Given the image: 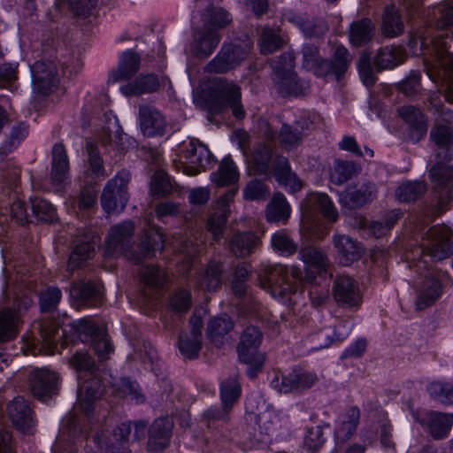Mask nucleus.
<instances>
[{"instance_id": "obj_1", "label": "nucleus", "mask_w": 453, "mask_h": 453, "mask_svg": "<svg viewBox=\"0 0 453 453\" xmlns=\"http://www.w3.org/2000/svg\"><path fill=\"white\" fill-rule=\"evenodd\" d=\"M299 258L305 264L306 270L311 271V273L307 272L304 277L296 266L274 265L266 269V284L273 297L285 301L297 291L303 280H312L316 273L326 270L328 265L326 254L312 247L302 249Z\"/></svg>"}, {"instance_id": "obj_2", "label": "nucleus", "mask_w": 453, "mask_h": 453, "mask_svg": "<svg viewBox=\"0 0 453 453\" xmlns=\"http://www.w3.org/2000/svg\"><path fill=\"white\" fill-rule=\"evenodd\" d=\"M450 236L451 230L446 226H436L428 231L421 244L422 257L415 265L418 271L428 268L429 261H440L451 254Z\"/></svg>"}, {"instance_id": "obj_3", "label": "nucleus", "mask_w": 453, "mask_h": 453, "mask_svg": "<svg viewBox=\"0 0 453 453\" xmlns=\"http://www.w3.org/2000/svg\"><path fill=\"white\" fill-rule=\"evenodd\" d=\"M212 164L213 157L208 148L191 138L183 142L175 167L188 176H195L202 170L211 167Z\"/></svg>"}, {"instance_id": "obj_4", "label": "nucleus", "mask_w": 453, "mask_h": 453, "mask_svg": "<svg viewBox=\"0 0 453 453\" xmlns=\"http://www.w3.org/2000/svg\"><path fill=\"white\" fill-rule=\"evenodd\" d=\"M452 41L449 36H432L428 32H420L411 37L409 47L414 55H420L426 50L435 58L439 65H449L452 58L449 54V47Z\"/></svg>"}, {"instance_id": "obj_5", "label": "nucleus", "mask_w": 453, "mask_h": 453, "mask_svg": "<svg viewBox=\"0 0 453 453\" xmlns=\"http://www.w3.org/2000/svg\"><path fill=\"white\" fill-rule=\"evenodd\" d=\"M129 180V173L123 170L107 182L101 197L102 207L107 214L119 213L125 209L128 200Z\"/></svg>"}, {"instance_id": "obj_6", "label": "nucleus", "mask_w": 453, "mask_h": 453, "mask_svg": "<svg viewBox=\"0 0 453 453\" xmlns=\"http://www.w3.org/2000/svg\"><path fill=\"white\" fill-rule=\"evenodd\" d=\"M262 335L255 326H248L242 337L238 347L239 358L249 365L248 375L253 378L262 369L265 356L257 350Z\"/></svg>"}, {"instance_id": "obj_7", "label": "nucleus", "mask_w": 453, "mask_h": 453, "mask_svg": "<svg viewBox=\"0 0 453 453\" xmlns=\"http://www.w3.org/2000/svg\"><path fill=\"white\" fill-rule=\"evenodd\" d=\"M319 381L315 372L296 368L287 374H277L271 381L272 387L280 393L302 392Z\"/></svg>"}, {"instance_id": "obj_8", "label": "nucleus", "mask_w": 453, "mask_h": 453, "mask_svg": "<svg viewBox=\"0 0 453 453\" xmlns=\"http://www.w3.org/2000/svg\"><path fill=\"white\" fill-rule=\"evenodd\" d=\"M311 55L312 50L306 48L303 52L306 67L312 69L313 73L318 76L331 73L339 78L348 69L349 57L347 49L343 46L336 47L332 63L326 60L318 61L315 58L313 59Z\"/></svg>"}, {"instance_id": "obj_9", "label": "nucleus", "mask_w": 453, "mask_h": 453, "mask_svg": "<svg viewBox=\"0 0 453 453\" xmlns=\"http://www.w3.org/2000/svg\"><path fill=\"white\" fill-rule=\"evenodd\" d=\"M236 194L237 189L232 188L219 197L211 205L212 212L208 218L206 228L214 239H219L223 234Z\"/></svg>"}, {"instance_id": "obj_10", "label": "nucleus", "mask_w": 453, "mask_h": 453, "mask_svg": "<svg viewBox=\"0 0 453 453\" xmlns=\"http://www.w3.org/2000/svg\"><path fill=\"white\" fill-rule=\"evenodd\" d=\"M134 224L126 221L111 228L105 242L106 252L109 256H115L124 252V256L130 261L137 263L141 257H134L131 251L124 250L125 242L134 233Z\"/></svg>"}, {"instance_id": "obj_11", "label": "nucleus", "mask_w": 453, "mask_h": 453, "mask_svg": "<svg viewBox=\"0 0 453 453\" xmlns=\"http://www.w3.org/2000/svg\"><path fill=\"white\" fill-rule=\"evenodd\" d=\"M58 376L47 368H35L30 372L29 388L33 395L46 402L55 394Z\"/></svg>"}, {"instance_id": "obj_12", "label": "nucleus", "mask_w": 453, "mask_h": 453, "mask_svg": "<svg viewBox=\"0 0 453 453\" xmlns=\"http://www.w3.org/2000/svg\"><path fill=\"white\" fill-rule=\"evenodd\" d=\"M250 48L246 44V49L240 45H225L221 51L206 65L209 73H225L244 59Z\"/></svg>"}, {"instance_id": "obj_13", "label": "nucleus", "mask_w": 453, "mask_h": 453, "mask_svg": "<svg viewBox=\"0 0 453 453\" xmlns=\"http://www.w3.org/2000/svg\"><path fill=\"white\" fill-rule=\"evenodd\" d=\"M226 107H230L233 114L238 119L245 115L241 103V88L233 82H227L222 86L219 97L211 104L210 109L211 111L218 113Z\"/></svg>"}, {"instance_id": "obj_14", "label": "nucleus", "mask_w": 453, "mask_h": 453, "mask_svg": "<svg viewBox=\"0 0 453 453\" xmlns=\"http://www.w3.org/2000/svg\"><path fill=\"white\" fill-rule=\"evenodd\" d=\"M333 296L338 304L345 307L358 306L362 302L357 282L349 276H340L335 280Z\"/></svg>"}, {"instance_id": "obj_15", "label": "nucleus", "mask_w": 453, "mask_h": 453, "mask_svg": "<svg viewBox=\"0 0 453 453\" xmlns=\"http://www.w3.org/2000/svg\"><path fill=\"white\" fill-rule=\"evenodd\" d=\"M139 124L143 135L153 137L163 135L166 128V120L154 106L142 104L139 107Z\"/></svg>"}, {"instance_id": "obj_16", "label": "nucleus", "mask_w": 453, "mask_h": 453, "mask_svg": "<svg viewBox=\"0 0 453 453\" xmlns=\"http://www.w3.org/2000/svg\"><path fill=\"white\" fill-rule=\"evenodd\" d=\"M333 243L340 264L345 266L359 260L365 253L364 247L346 234H334Z\"/></svg>"}, {"instance_id": "obj_17", "label": "nucleus", "mask_w": 453, "mask_h": 453, "mask_svg": "<svg viewBox=\"0 0 453 453\" xmlns=\"http://www.w3.org/2000/svg\"><path fill=\"white\" fill-rule=\"evenodd\" d=\"M189 334H182L179 340V349L187 358H195L201 349L203 321L200 317L193 316L190 319Z\"/></svg>"}, {"instance_id": "obj_18", "label": "nucleus", "mask_w": 453, "mask_h": 453, "mask_svg": "<svg viewBox=\"0 0 453 453\" xmlns=\"http://www.w3.org/2000/svg\"><path fill=\"white\" fill-rule=\"evenodd\" d=\"M434 439L440 440L448 436L453 426V414L429 411L419 420Z\"/></svg>"}, {"instance_id": "obj_19", "label": "nucleus", "mask_w": 453, "mask_h": 453, "mask_svg": "<svg viewBox=\"0 0 453 453\" xmlns=\"http://www.w3.org/2000/svg\"><path fill=\"white\" fill-rule=\"evenodd\" d=\"M172 428L173 422L169 418L156 419L149 431L148 449L154 452L165 449L169 443Z\"/></svg>"}, {"instance_id": "obj_20", "label": "nucleus", "mask_w": 453, "mask_h": 453, "mask_svg": "<svg viewBox=\"0 0 453 453\" xmlns=\"http://www.w3.org/2000/svg\"><path fill=\"white\" fill-rule=\"evenodd\" d=\"M8 415L16 428L29 433L33 426L32 411L22 397H17L8 404Z\"/></svg>"}, {"instance_id": "obj_21", "label": "nucleus", "mask_w": 453, "mask_h": 453, "mask_svg": "<svg viewBox=\"0 0 453 453\" xmlns=\"http://www.w3.org/2000/svg\"><path fill=\"white\" fill-rule=\"evenodd\" d=\"M166 81L167 79L165 76L157 78L153 74L140 75L134 81L122 86L120 91L128 96L153 93Z\"/></svg>"}, {"instance_id": "obj_22", "label": "nucleus", "mask_w": 453, "mask_h": 453, "mask_svg": "<svg viewBox=\"0 0 453 453\" xmlns=\"http://www.w3.org/2000/svg\"><path fill=\"white\" fill-rule=\"evenodd\" d=\"M131 433V424L122 423L109 438L96 437V441L101 448H105L107 453H129L125 444Z\"/></svg>"}, {"instance_id": "obj_23", "label": "nucleus", "mask_w": 453, "mask_h": 453, "mask_svg": "<svg viewBox=\"0 0 453 453\" xmlns=\"http://www.w3.org/2000/svg\"><path fill=\"white\" fill-rule=\"evenodd\" d=\"M140 63L141 58L136 53L131 50L124 52L119 58L118 68L111 73L109 80L112 82L129 80L140 69Z\"/></svg>"}, {"instance_id": "obj_24", "label": "nucleus", "mask_w": 453, "mask_h": 453, "mask_svg": "<svg viewBox=\"0 0 453 453\" xmlns=\"http://www.w3.org/2000/svg\"><path fill=\"white\" fill-rule=\"evenodd\" d=\"M102 395L101 381L97 378H92L82 382L79 387L78 403L82 411L89 415L93 410L94 401Z\"/></svg>"}, {"instance_id": "obj_25", "label": "nucleus", "mask_w": 453, "mask_h": 453, "mask_svg": "<svg viewBox=\"0 0 453 453\" xmlns=\"http://www.w3.org/2000/svg\"><path fill=\"white\" fill-rule=\"evenodd\" d=\"M34 82L38 88L44 94H47L57 87L58 83V75L55 67L51 65H47L43 62H37L32 70Z\"/></svg>"}, {"instance_id": "obj_26", "label": "nucleus", "mask_w": 453, "mask_h": 453, "mask_svg": "<svg viewBox=\"0 0 453 453\" xmlns=\"http://www.w3.org/2000/svg\"><path fill=\"white\" fill-rule=\"evenodd\" d=\"M360 413L357 408H350L342 414L335 426L334 434L342 441L349 440L355 433L359 423Z\"/></svg>"}, {"instance_id": "obj_27", "label": "nucleus", "mask_w": 453, "mask_h": 453, "mask_svg": "<svg viewBox=\"0 0 453 453\" xmlns=\"http://www.w3.org/2000/svg\"><path fill=\"white\" fill-rule=\"evenodd\" d=\"M274 176L280 184L289 188L291 192L299 191L303 187L301 180L291 171L286 157H279L276 158Z\"/></svg>"}, {"instance_id": "obj_28", "label": "nucleus", "mask_w": 453, "mask_h": 453, "mask_svg": "<svg viewBox=\"0 0 453 453\" xmlns=\"http://www.w3.org/2000/svg\"><path fill=\"white\" fill-rule=\"evenodd\" d=\"M51 164V179L55 183H61L69 173V160L63 144L57 143L53 146Z\"/></svg>"}, {"instance_id": "obj_29", "label": "nucleus", "mask_w": 453, "mask_h": 453, "mask_svg": "<svg viewBox=\"0 0 453 453\" xmlns=\"http://www.w3.org/2000/svg\"><path fill=\"white\" fill-rule=\"evenodd\" d=\"M211 179L218 187L235 183L239 179V173L234 161L229 157H224L218 171L211 173Z\"/></svg>"}, {"instance_id": "obj_30", "label": "nucleus", "mask_w": 453, "mask_h": 453, "mask_svg": "<svg viewBox=\"0 0 453 453\" xmlns=\"http://www.w3.org/2000/svg\"><path fill=\"white\" fill-rule=\"evenodd\" d=\"M405 53L400 47H385L381 49L375 59L374 65L380 69L394 68L403 63Z\"/></svg>"}, {"instance_id": "obj_31", "label": "nucleus", "mask_w": 453, "mask_h": 453, "mask_svg": "<svg viewBox=\"0 0 453 453\" xmlns=\"http://www.w3.org/2000/svg\"><path fill=\"white\" fill-rule=\"evenodd\" d=\"M86 150L88 152L86 173L93 180L104 178L107 174L96 145L93 142H87Z\"/></svg>"}, {"instance_id": "obj_32", "label": "nucleus", "mask_w": 453, "mask_h": 453, "mask_svg": "<svg viewBox=\"0 0 453 453\" xmlns=\"http://www.w3.org/2000/svg\"><path fill=\"white\" fill-rule=\"evenodd\" d=\"M290 206L285 196L281 194L275 195L271 203L267 205L266 218L268 221L286 222L290 217Z\"/></svg>"}, {"instance_id": "obj_33", "label": "nucleus", "mask_w": 453, "mask_h": 453, "mask_svg": "<svg viewBox=\"0 0 453 453\" xmlns=\"http://www.w3.org/2000/svg\"><path fill=\"white\" fill-rule=\"evenodd\" d=\"M219 42V37L216 32H199L195 38L194 52L206 58L215 50Z\"/></svg>"}, {"instance_id": "obj_34", "label": "nucleus", "mask_w": 453, "mask_h": 453, "mask_svg": "<svg viewBox=\"0 0 453 453\" xmlns=\"http://www.w3.org/2000/svg\"><path fill=\"white\" fill-rule=\"evenodd\" d=\"M221 267L218 263L211 262L208 265L203 275H201L196 282L199 288L208 292L215 291L220 285Z\"/></svg>"}, {"instance_id": "obj_35", "label": "nucleus", "mask_w": 453, "mask_h": 453, "mask_svg": "<svg viewBox=\"0 0 453 453\" xmlns=\"http://www.w3.org/2000/svg\"><path fill=\"white\" fill-rule=\"evenodd\" d=\"M361 167L353 162L336 160L330 173V180L335 184H342L357 175Z\"/></svg>"}, {"instance_id": "obj_36", "label": "nucleus", "mask_w": 453, "mask_h": 453, "mask_svg": "<svg viewBox=\"0 0 453 453\" xmlns=\"http://www.w3.org/2000/svg\"><path fill=\"white\" fill-rule=\"evenodd\" d=\"M257 242V237L253 234H237L231 241L230 249L236 257H242L249 256L252 252Z\"/></svg>"}, {"instance_id": "obj_37", "label": "nucleus", "mask_w": 453, "mask_h": 453, "mask_svg": "<svg viewBox=\"0 0 453 453\" xmlns=\"http://www.w3.org/2000/svg\"><path fill=\"white\" fill-rule=\"evenodd\" d=\"M441 295V284L438 280L429 279L424 283L423 290L418 296L416 306L418 310H424L433 304Z\"/></svg>"}, {"instance_id": "obj_38", "label": "nucleus", "mask_w": 453, "mask_h": 453, "mask_svg": "<svg viewBox=\"0 0 453 453\" xmlns=\"http://www.w3.org/2000/svg\"><path fill=\"white\" fill-rule=\"evenodd\" d=\"M96 247V237L93 241H84L81 244H77L72 251L69 260L68 268L73 270L77 268L82 262L93 257Z\"/></svg>"}, {"instance_id": "obj_39", "label": "nucleus", "mask_w": 453, "mask_h": 453, "mask_svg": "<svg viewBox=\"0 0 453 453\" xmlns=\"http://www.w3.org/2000/svg\"><path fill=\"white\" fill-rule=\"evenodd\" d=\"M398 114L405 122L418 130L421 134L426 133V119L419 109L414 106H402L398 109Z\"/></svg>"}, {"instance_id": "obj_40", "label": "nucleus", "mask_w": 453, "mask_h": 453, "mask_svg": "<svg viewBox=\"0 0 453 453\" xmlns=\"http://www.w3.org/2000/svg\"><path fill=\"white\" fill-rule=\"evenodd\" d=\"M165 242V235L158 229H151L142 241V257H153L157 250H162Z\"/></svg>"}, {"instance_id": "obj_41", "label": "nucleus", "mask_w": 453, "mask_h": 453, "mask_svg": "<svg viewBox=\"0 0 453 453\" xmlns=\"http://www.w3.org/2000/svg\"><path fill=\"white\" fill-rule=\"evenodd\" d=\"M426 190L422 181H407L398 186L395 196L401 202H411L419 198Z\"/></svg>"}, {"instance_id": "obj_42", "label": "nucleus", "mask_w": 453, "mask_h": 453, "mask_svg": "<svg viewBox=\"0 0 453 453\" xmlns=\"http://www.w3.org/2000/svg\"><path fill=\"white\" fill-rule=\"evenodd\" d=\"M403 23L395 8H388L382 20V32L389 37H395L403 34Z\"/></svg>"}, {"instance_id": "obj_43", "label": "nucleus", "mask_w": 453, "mask_h": 453, "mask_svg": "<svg viewBox=\"0 0 453 453\" xmlns=\"http://www.w3.org/2000/svg\"><path fill=\"white\" fill-rule=\"evenodd\" d=\"M241 395V386L235 378L221 383L220 397L225 411H229Z\"/></svg>"}, {"instance_id": "obj_44", "label": "nucleus", "mask_w": 453, "mask_h": 453, "mask_svg": "<svg viewBox=\"0 0 453 453\" xmlns=\"http://www.w3.org/2000/svg\"><path fill=\"white\" fill-rule=\"evenodd\" d=\"M309 200L317 205L323 216L331 222L338 220L339 213L331 198L323 193L311 194Z\"/></svg>"}, {"instance_id": "obj_45", "label": "nucleus", "mask_w": 453, "mask_h": 453, "mask_svg": "<svg viewBox=\"0 0 453 453\" xmlns=\"http://www.w3.org/2000/svg\"><path fill=\"white\" fill-rule=\"evenodd\" d=\"M18 319L12 311L0 313V342L11 340L16 335Z\"/></svg>"}, {"instance_id": "obj_46", "label": "nucleus", "mask_w": 453, "mask_h": 453, "mask_svg": "<svg viewBox=\"0 0 453 453\" xmlns=\"http://www.w3.org/2000/svg\"><path fill=\"white\" fill-rule=\"evenodd\" d=\"M32 211L37 219L52 222L56 219V210L50 203L42 198L31 199Z\"/></svg>"}, {"instance_id": "obj_47", "label": "nucleus", "mask_w": 453, "mask_h": 453, "mask_svg": "<svg viewBox=\"0 0 453 453\" xmlns=\"http://www.w3.org/2000/svg\"><path fill=\"white\" fill-rule=\"evenodd\" d=\"M436 25L440 28L453 26V0H446L438 4L433 12Z\"/></svg>"}, {"instance_id": "obj_48", "label": "nucleus", "mask_w": 453, "mask_h": 453, "mask_svg": "<svg viewBox=\"0 0 453 453\" xmlns=\"http://www.w3.org/2000/svg\"><path fill=\"white\" fill-rule=\"evenodd\" d=\"M283 39L270 28L263 30L259 46L262 54L273 53L283 45Z\"/></svg>"}, {"instance_id": "obj_49", "label": "nucleus", "mask_w": 453, "mask_h": 453, "mask_svg": "<svg viewBox=\"0 0 453 453\" xmlns=\"http://www.w3.org/2000/svg\"><path fill=\"white\" fill-rule=\"evenodd\" d=\"M140 277L144 284L151 288H161L165 283V272L154 265L142 267Z\"/></svg>"}, {"instance_id": "obj_50", "label": "nucleus", "mask_w": 453, "mask_h": 453, "mask_svg": "<svg viewBox=\"0 0 453 453\" xmlns=\"http://www.w3.org/2000/svg\"><path fill=\"white\" fill-rule=\"evenodd\" d=\"M366 201L365 190L357 189L356 187H348L341 194L340 202L349 209H356L362 206Z\"/></svg>"}, {"instance_id": "obj_51", "label": "nucleus", "mask_w": 453, "mask_h": 453, "mask_svg": "<svg viewBox=\"0 0 453 453\" xmlns=\"http://www.w3.org/2000/svg\"><path fill=\"white\" fill-rule=\"evenodd\" d=\"M233 322L227 316L215 318L208 325V334L212 341L225 335L233 329Z\"/></svg>"}, {"instance_id": "obj_52", "label": "nucleus", "mask_w": 453, "mask_h": 453, "mask_svg": "<svg viewBox=\"0 0 453 453\" xmlns=\"http://www.w3.org/2000/svg\"><path fill=\"white\" fill-rule=\"evenodd\" d=\"M272 246L284 256L294 254L297 249V245L283 232H277L272 236Z\"/></svg>"}, {"instance_id": "obj_53", "label": "nucleus", "mask_w": 453, "mask_h": 453, "mask_svg": "<svg viewBox=\"0 0 453 453\" xmlns=\"http://www.w3.org/2000/svg\"><path fill=\"white\" fill-rule=\"evenodd\" d=\"M172 190L169 176L163 171L156 172L151 179L150 192L154 196H162Z\"/></svg>"}, {"instance_id": "obj_54", "label": "nucleus", "mask_w": 453, "mask_h": 453, "mask_svg": "<svg viewBox=\"0 0 453 453\" xmlns=\"http://www.w3.org/2000/svg\"><path fill=\"white\" fill-rule=\"evenodd\" d=\"M91 344L96 354L102 359L108 358L110 354L113 351L112 346L104 329L98 331L91 340Z\"/></svg>"}, {"instance_id": "obj_55", "label": "nucleus", "mask_w": 453, "mask_h": 453, "mask_svg": "<svg viewBox=\"0 0 453 453\" xmlns=\"http://www.w3.org/2000/svg\"><path fill=\"white\" fill-rule=\"evenodd\" d=\"M73 327L81 341L91 340L103 328H98L90 318H83L73 322Z\"/></svg>"}, {"instance_id": "obj_56", "label": "nucleus", "mask_w": 453, "mask_h": 453, "mask_svg": "<svg viewBox=\"0 0 453 453\" xmlns=\"http://www.w3.org/2000/svg\"><path fill=\"white\" fill-rule=\"evenodd\" d=\"M191 305V295L188 290L180 289L169 300L170 308L175 312H186Z\"/></svg>"}, {"instance_id": "obj_57", "label": "nucleus", "mask_w": 453, "mask_h": 453, "mask_svg": "<svg viewBox=\"0 0 453 453\" xmlns=\"http://www.w3.org/2000/svg\"><path fill=\"white\" fill-rule=\"evenodd\" d=\"M250 273V265L242 263L236 266L231 287L236 296H242L246 289L245 280Z\"/></svg>"}, {"instance_id": "obj_58", "label": "nucleus", "mask_w": 453, "mask_h": 453, "mask_svg": "<svg viewBox=\"0 0 453 453\" xmlns=\"http://www.w3.org/2000/svg\"><path fill=\"white\" fill-rule=\"evenodd\" d=\"M430 137L439 147L447 146L453 138V134L449 125H436L431 131Z\"/></svg>"}, {"instance_id": "obj_59", "label": "nucleus", "mask_w": 453, "mask_h": 453, "mask_svg": "<svg viewBox=\"0 0 453 453\" xmlns=\"http://www.w3.org/2000/svg\"><path fill=\"white\" fill-rule=\"evenodd\" d=\"M401 217V212L393 211L389 213L388 218L385 223L375 221L370 224V235L373 234L375 237H380L394 226L397 219Z\"/></svg>"}, {"instance_id": "obj_60", "label": "nucleus", "mask_w": 453, "mask_h": 453, "mask_svg": "<svg viewBox=\"0 0 453 453\" xmlns=\"http://www.w3.org/2000/svg\"><path fill=\"white\" fill-rule=\"evenodd\" d=\"M118 391L120 396L129 398L135 403L142 402V396L138 391L137 385L128 379H121L118 383Z\"/></svg>"}, {"instance_id": "obj_61", "label": "nucleus", "mask_w": 453, "mask_h": 453, "mask_svg": "<svg viewBox=\"0 0 453 453\" xmlns=\"http://www.w3.org/2000/svg\"><path fill=\"white\" fill-rule=\"evenodd\" d=\"M368 27L365 21L353 23L350 28L349 40L352 45L359 47L366 42Z\"/></svg>"}, {"instance_id": "obj_62", "label": "nucleus", "mask_w": 453, "mask_h": 453, "mask_svg": "<svg viewBox=\"0 0 453 453\" xmlns=\"http://www.w3.org/2000/svg\"><path fill=\"white\" fill-rule=\"evenodd\" d=\"M69 364L77 372H89L94 365L91 357L83 351H77L70 358Z\"/></svg>"}, {"instance_id": "obj_63", "label": "nucleus", "mask_w": 453, "mask_h": 453, "mask_svg": "<svg viewBox=\"0 0 453 453\" xmlns=\"http://www.w3.org/2000/svg\"><path fill=\"white\" fill-rule=\"evenodd\" d=\"M377 413L380 429V443L386 448H392L394 443L391 440V426L387 420V413L383 411H378Z\"/></svg>"}, {"instance_id": "obj_64", "label": "nucleus", "mask_w": 453, "mask_h": 453, "mask_svg": "<svg viewBox=\"0 0 453 453\" xmlns=\"http://www.w3.org/2000/svg\"><path fill=\"white\" fill-rule=\"evenodd\" d=\"M61 299V291L58 288H49L41 295V308L42 311H50Z\"/></svg>"}]
</instances>
